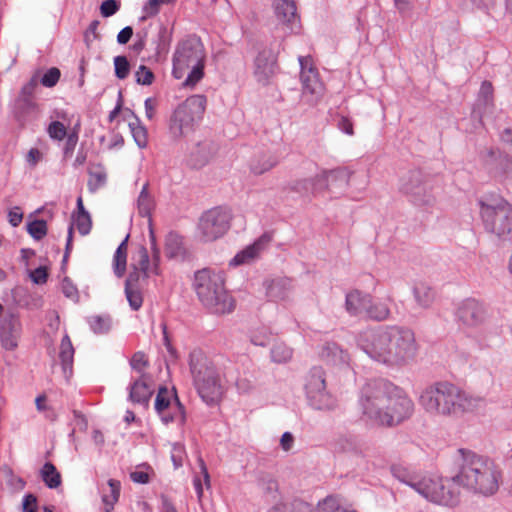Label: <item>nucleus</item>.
Returning <instances> with one entry per match:
<instances>
[{"label":"nucleus","instance_id":"56","mask_svg":"<svg viewBox=\"0 0 512 512\" xmlns=\"http://www.w3.org/2000/svg\"><path fill=\"white\" fill-rule=\"evenodd\" d=\"M254 74L258 82L267 84L269 78L273 75L272 66H256Z\"/></svg>","mask_w":512,"mask_h":512},{"label":"nucleus","instance_id":"12","mask_svg":"<svg viewBox=\"0 0 512 512\" xmlns=\"http://www.w3.org/2000/svg\"><path fill=\"white\" fill-rule=\"evenodd\" d=\"M400 191L417 206L432 205L435 201L431 186L424 181L422 173L417 170L410 171L401 178Z\"/></svg>","mask_w":512,"mask_h":512},{"label":"nucleus","instance_id":"59","mask_svg":"<svg viewBox=\"0 0 512 512\" xmlns=\"http://www.w3.org/2000/svg\"><path fill=\"white\" fill-rule=\"evenodd\" d=\"M161 3H163L162 0H148L143 6V12L145 15L142 17V19H146L147 17H152L158 14Z\"/></svg>","mask_w":512,"mask_h":512},{"label":"nucleus","instance_id":"5","mask_svg":"<svg viewBox=\"0 0 512 512\" xmlns=\"http://www.w3.org/2000/svg\"><path fill=\"white\" fill-rule=\"evenodd\" d=\"M193 288L199 301L210 312L226 314L235 309V300L227 292L220 272L209 268L198 270L194 274Z\"/></svg>","mask_w":512,"mask_h":512},{"label":"nucleus","instance_id":"6","mask_svg":"<svg viewBox=\"0 0 512 512\" xmlns=\"http://www.w3.org/2000/svg\"><path fill=\"white\" fill-rule=\"evenodd\" d=\"M189 367L194 386L207 405H216L222 399L224 388L215 365L201 350L189 354Z\"/></svg>","mask_w":512,"mask_h":512},{"label":"nucleus","instance_id":"26","mask_svg":"<svg viewBox=\"0 0 512 512\" xmlns=\"http://www.w3.org/2000/svg\"><path fill=\"white\" fill-rule=\"evenodd\" d=\"M179 401L174 391L168 390L166 387H160L155 399V410L159 415L161 421H168L172 418L166 414V410Z\"/></svg>","mask_w":512,"mask_h":512},{"label":"nucleus","instance_id":"42","mask_svg":"<svg viewBox=\"0 0 512 512\" xmlns=\"http://www.w3.org/2000/svg\"><path fill=\"white\" fill-rule=\"evenodd\" d=\"M91 330L96 334H104L110 330L111 319L108 316H91L88 318Z\"/></svg>","mask_w":512,"mask_h":512},{"label":"nucleus","instance_id":"44","mask_svg":"<svg viewBox=\"0 0 512 512\" xmlns=\"http://www.w3.org/2000/svg\"><path fill=\"white\" fill-rule=\"evenodd\" d=\"M126 298L130 307L137 311L143 304V296L139 287H125Z\"/></svg>","mask_w":512,"mask_h":512},{"label":"nucleus","instance_id":"35","mask_svg":"<svg viewBox=\"0 0 512 512\" xmlns=\"http://www.w3.org/2000/svg\"><path fill=\"white\" fill-rule=\"evenodd\" d=\"M155 202L148 190V184H144L137 199L138 213L142 217H150Z\"/></svg>","mask_w":512,"mask_h":512},{"label":"nucleus","instance_id":"15","mask_svg":"<svg viewBox=\"0 0 512 512\" xmlns=\"http://www.w3.org/2000/svg\"><path fill=\"white\" fill-rule=\"evenodd\" d=\"M486 311L482 303L469 298L462 301L456 310V319L464 327L474 328L481 325Z\"/></svg>","mask_w":512,"mask_h":512},{"label":"nucleus","instance_id":"41","mask_svg":"<svg viewBox=\"0 0 512 512\" xmlns=\"http://www.w3.org/2000/svg\"><path fill=\"white\" fill-rule=\"evenodd\" d=\"M107 180V174L103 167L97 166L89 171L88 188L91 192L103 187Z\"/></svg>","mask_w":512,"mask_h":512},{"label":"nucleus","instance_id":"24","mask_svg":"<svg viewBox=\"0 0 512 512\" xmlns=\"http://www.w3.org/2000/svg\"><path fill=\"white\" fill-rule=\"evenodd\" d=\"M153 394V388L149 384L148 379L142 375L130 387L129 399L133 403L147 406Z\"/></svg>","mask_w":512,"mask_h":512},{"label":"nucleus","instance_id":"1","mask_svg":"<svg viewBox=\"0 0 512 512\" xmlns=\"http://www.w3.org/2000/svg\"><path fill=\"white\" fill-rule=\"evenodd\" d=\"M358 405L367 421L382 427L402 424L415 410L404 389L382 378L369 380L361 387Z\"/></svg>","mask_w":512,"mask_h":512},{"label":"nucleus","instance_id":"58","mask_svg":"<svg viewBox=\"0 0 512 512\" xmlns=\"http://www.w3.org/2000/svg\"><path fill=\"white\" fill-rule=\"evenodd\" d=\"M146 278H143V273L141 270L137 268H132V271L129 273L126 282L125 287H139L140 288V281L145 280Z\"/></svg>","mask_w":512,"mask_h":512},{"label":"nucleus","instance_id":"46","mask_svg":"<svg viewBox=\"0 0 512 512\" xmlns=\"http://www.w3.org/2000/svg\"><path fill=\"white\" fill-rule=\"evenodd\" d=\"M27 231L34 239L40 240L47 234V224L44 220H34L28 223Z\"/></svg>","mask_w":512,"mask_h":512},{"label":"nucleus","instance_id":"9","mask_svg":"<svg viewBox=\"0 0 512 512\" xmlns=\"http://www.w3.org/2000/svg\"><path fill=\"white\" fill-rule=\"evenodd\" d=\"M233 215L229 208L213 207L203 212L197 223V235L203 242L222 238L230 229Z\"/></svg>","mask_w":512,"mask_h":512},{"label":"nucleus","instance_id":"55","mask_svg":"<svg viewBox=\"0 0 512 512\" xmlns=\"http://www.w3.org/2000/svg\"><path fill=\"white\" fill-rule=\"evenodd\" d=\"M66 142L63 148L64 158L71 157L77 142H78V134L76 132L69 133L66 137Z\"/></svg>","mask_w":512,"mask_h":512},{"label":"nucleus","instance_id":"19","mask_svg":"<svg viewBox=\"0 0 512 512\" xmlns=\"http://www.w3.org/2000/svg\"><path fill=\"white\" fill-rule=\"evenodd\" d=\"M318 356L326 365L337 369L350 368L349 353L336 342H325L319 347Z\"/></svg>","mask_w":512,"mask_h":512},{"label":"nucleus","instance_id":"34","mask_svg":"<svg viewBox=\"0 0 512 512\" xmlns=\"http://www.w3.org/2000/svg\"><path fill=\"white\" fill-rule=\"evenodd\" d=\"M334 448L338 452L358 454L361 452L359 440L353 435H340L335 439Z\"/></svg>","mask_w":512,"mask_h":512},{"label":"nucleus","instance_id":"48","mask_svg":"<svg viewBox=\"0 0 512 512\" xmlns=\"http://www.w3.org/2000/svg\"><path fill=\"white\" fill-rule=\"evenodd\" d=\"M204 66H193V68L187 72V76L183 82L184 87L193 88L203 78Z\"/></svg>","mask_w":512,"mask_h":512},{"label":"nucleus","instance_id":"38","mask_svg":"<svg viewBox=\"0 0 512 512\" xmlns=\"http://www.w3.org/2000/svg\"><path fill=\"white\" fill-rule=\"evenodd\" d=\"M121 484L118 480L110 479L108 481V492H103L102 501L106 505V512L113 509L114 504L118 501L120 496Z\"/></svg>","mask_w":512,"mask_h":512},{"label":"nucleus","instance_id":"23","mask_svg":"<svg viewBox=\"0 0 512 512\" xmlns=\"http://www.w3.org/2000/svg\"><path fill=\"white\" fill-rule=\"evenodd\" d=\"M269 237L262 236L257 239L253 244L248 245L243 250L239 251L230 261L231 266H239L244 264H251L259 258L261 252L264 250L265 245L268 243Z\"/></svg>","mask_w":512,"mask_h":512},{"label":"nucleus","instance_id":"50","mask_svg":"<svg viewBox=\"0 0 512 512\" xmlns=\"http://www.w3.org/2000/svg\"><path fill=\"white\" fill-rule=\"evenodd\" d=\"M320 512H356L354 510H347L341 508L338 500L335 497H327L319 505Z\"/></svg>","mask_w":512,"mask_h":512},{"label":"nucleus","instance_id":"36","mask_svg":"<svg viewBox=\"0 0 512 512\" xmlns=\"http://www.w3.org/2000/svg\"><path fill=\"white\" fill-rule=\"evenodd\" d=\"M413 294L417 304L421 308L430 307L435 299V294L432 288L423 283L417 284L414 287Z\"/></svg>","mask_w":512,"mask_h":512},{"label":"nucleus","instance_id":"17","mask_svg":"<svg viewBox=\"0 0 512 512\" xmlns=\"http://www.w3.org/2000/svg\"><path fill=\"white\" fill-rule=\"evenodd\" d=\"M151 245H152V266L150 264V257L148 250L145 246L140 245L137 251L132 256V268H137L142 271L143 278H148L150 273L158 274V263L160 260V250L156 246V241L153 233L151 232Z\"/></svg>","mask_w":512,"mask_h":512},{"label":"nucleus","instance_id":"33","mask_svg":"<svg viewBox=\"0 0 512 512\" xmlns=\"http://www.w3.org/2000/svg\"><path fill=\"white\" fill-rule=\"evenodd\" d=\"M36 107V104L33 102L32 99H28L27 97H18L15 100L14 106H13V117L15 120L23 125L26 120V114L33 110Z\"/></svg>","mask_w":512,"mask_h":512},{"label":"nucleus","instance_id":"64","mask_svg":"<svg viewBox=\"0 0 512 512\" xmlns=\"http://www.w3.org/2000/svg\"><path fill=\"white\" fill-rule=\"evenodd\" d=\"M9 223L13 227H17L23 219V213L19 207L12 208L8 213Z\"/></svg>","mask_w":512,"mask_h":512},{"label":"nucleus","instance_id":"47","mask_svg":"<svg viewBox=\"0 0 512 512\" xmlns=\"http://www.w3.org/2000/svg\"><path fill=\"white\" fill-rule=\"evenodd\" d=\"M47 133L50 138L57 141L63 140L68 135L65 125L60 121L51 122L47 128Z\"/></svg>","mask_w":512,"mask_h":512},{"label":"nucleus","instance_id":"29","mask_svg":"<svg viewBox=\"0 0 512 512\" xmlns=\"http://www.w3.org/2000/svg\"><path fill=\"white\" fill-rule=\"evenodd\" d=\"M292 289V281L288 278H279L272 280L267 286L266 294L274 301L288 298Z\"/></svg>","mask_w":512,"mask_h":512},{"label":"nucleus","instance_id":"52","mask_svg":"<svg viewBox=\"0 0 512 512\" xmlns=\"http://www.w3.org/2000/svg\"><path fill=\"white\" fill-rule=\"evenodd\" d=\"M40 83L39 77L37 74L33 75L30 80L22 87L20 92V97H27L28 99H32L38 84Z\"/></svg>","mask_w":512,"mask_h":512},{"label":"nucleus","instance_id":"30","mask_svg":"<svg viewBox=\"0 0 512 512\" xmlns=\"http://www.w3.org/2000/svg\"><path fill=\"white\" fill-rule=\"evenodd\" d=\"M278 164V159L271 153H261L257 155L250 164L251 172L255 175H261L270 171Z\"/></svg>","mask_w":512,"mask_h":512},{"label":"nucleus","instance_id":"10","mask_svg":"<svg viewBox=\"0 0 512 512\" xmlns=\"http://www.w3.org/2000/svg\"><path fill=\"white\" fill-rule=\"evenodd\" d=\"M304 389L309 405L316 410H332L336 400L326 390L325 371L320 366L312 367L305 376Z\"/></svg>","mask_w":512,"mask_h":512},{"label":"nucleus","instance_id":"3","mask_svg":"<svg viewBox=\"0 0 512 512\" xmlns=\"http://www.w3.org/2000/svg\"><path fill=\"white\" fill-rule=\"evenodd\" d=\"M419 405L430 416L457 419L477 410L483 397L464 391L449 381L427 386L419 396Z\"/></svg>","mask_w":512,"mask_h":512},{"label":"nucleus","instance_id":"22","mask_svg":"<svg viewBox=\"0 0 512 512\" xmlns=\"http://www.w3.org/2000/svg\"><path fill=\"white\" fill-rule=\"evenodd\" d=\"M490 161L486 162V168L489 173L496 178H509L512 179V159L506 155L490 150L488 152Z\"/></svg>","mask_w":512,"mask_h":512},{"label":"nucleus","instance_id":"61","mask_svg":"<svg viewBox=\"0 0 512 512\" xmlns=\"http://www.w3.org/2000/svg\"><path fill=\"white\" fill-rule=\"evenodd\" d=\"M23 512H36L37 511V498L33 494H27L22 501Z\"/></svg>","mask_w":512,"mask_h":512},{"label":"nucleus","instance_id":"13","mask_svg":"<svg viewBox=\"0 0 512 512\" xmlns=\"http://www.w3.org/2000/svg\"><path fill=\"white\" fill-rule=\"evenodd\" d=\"M300 81L302 84L300 104L315 107L324 93V85L317 66H301Z\"/></svg>","mask_w":512,"mask_h":512},{"label":"nucleus","instance_id":"37","mask_svg":"<svg viewBox=\"0 0 512 512\" xmlns=\"http://www.w3.org/2000/svg\"><path fill=\"white\" fill-rule=\"evenodd\" d=\"M366 314L373 320L384 321L390 315V308L387 303L382 301H373L370 296V302L366 309Z\"/></svg>","mask_w":512,"mask_h":512},{"label":"nucleus","instance_id":"27","mask_svg":"<svg viewBox=\"0 0 512 512\" xmlns=\"http://www.w3.org/2000/svg\"><path fill=\"white\" fill-rule=\"evenodd\" d=\"M390 472L394 478L398 481L410 486L417 493L419 491L418 484H422V478H420L414 471L409 467L402 464H393L390 467Z\"/></svg>","mask_w":512,"mask_h":512},{"label":"nucleus","instance_id":"45","mask_svg":"<svg viewBox=\"0 0 512 512\" xmlns=\"http://www.w3.org/2000/svg\"><path fill=\"white\" fill-rule=\"evenodd\" d=\"M73 226L75 225L79 233L83 236L90 233L92 228V219L90 214L73 215Z\"/></svg>","mask_w":512,"mask_h":512},{"label":"nucleus","instance_id":"16","mask_svg":"<svg viewBox=\"0 0 512 512\" xmlns=\"http://www.w3.org/2000/svg\"><path fill=\"white\" fill-rule=\"evenodd\" d=\"M22 334V323L19 316L9 314L0 319V344L7 351H14Z\"/></svg>","mask_w":512,"mask_h":512},{"label":"nucleus","instance_id":"43","mask_svg":"<svg viewBox=\"0 0 512 512\" xmlns=\"http://www.w3.org/2000/svg\"><path fill=\"white\" fill-rule=\"evenodd\" d=\"M166 414L168 415V417L169 416L171 418L173 417V419L168 420V421H162L164 424L167 425L169 423H177L180 426L185 424L186 413H185L184 406L181 404L180 401H176V403H174L171 406V408H169V410L167 409Z\"/></svg>","mask_w":512,"mask_h":512},{"label":"nucleus","instance_id":"31","mask_svg":"<svg viewBox=\"0 0 512 512\" xmlns=\"http://www.w3.org/2000/svg\"><path fill=\"white\" fill-rule=\"evenodd\" d=\"M128 238H129V235H127L125 237V239L120 243V245L117 247L114 257H113L114 272H115L116 276H118V277H122L126 270Z\"/></svg>","mask_w":512,"mask_h":512},{"label":"nucleus","instance_id":"49","mask_svg":"<svg viewBox=\"0 0 512 512\" xmlns=\"http://www.w3.org/2000/svg\"><path fill=\"white\" fill-rule=\"evenodd\" d=\"M61 76L60 70L53 66L49 70H47L44 75L39 78L40 83L45 87H54L59 81Z\"/></svg>","mask_w":512,"mask_h":512},{"label":"nucleus","instance_id":"8","mask_svg":"<svg viewBox=\"0 0 512 512\" xmlns=\"http://www.w3.org/2000/svg\"><path fill=\"white\" fill-rule=\"evenodd\" d=\"M480 215L487 232L505 239L512 236V205L503 198L480 200Z\"/></svg>","mask_w":512,"mask_h":512},{"label":"nucleus","instance_id":"53","mask_svg":"<svg viewBox=\"0 0 512 512\" xmlns=\"http://www.w3.org/2000/svg\"><path fill=\"white\" fill-rule=\"evenodd\" d=\"M120 4L117 0H105L100 6V13L103 17H110L118 12Z\"/></svg>","mask_w":512,"mask_h":512},{"label":"nucleus","instance_id":"28","mask_svg":"<svg viewBox=\"0 0 512 512\" xmlns=\"http://www.w3.org/2000/svg\"><path fill=\"white\" fill-rule=\"evenodd\" d=\"M370 302V295L363 294L358 290L352 291L346 295V310L351 315H359L366 309Z\"/></svg>","mask_w":512,"mask_h":512},{"label":"nucleus","instance_id":"60","mask_svg":"<svg viewBox=\"0 0 512 512\" xmlns=\"http://www.w3.org/2000/svg\"><path fill=\"white\" fill-rule=\"evenodd\" d=\"M30 278L35 284H44L47 281L48 273L45 267H38L30 273Z\"/></svg>","mask_w":512,"mask_h":512},{"label":"nucleus","instance_id":"54","mask_svg":"<svg viewBox=\"0 0 512 512\" xmlns=\"http://www.w3.org/2000/svg\"><path fill=\"white\" fill-rule=\"evenodd\" d=\"M130 365L133 369L142 373L144 368L148 365L146 355L143 352H136L130 361Z\"/></svg>","mask_w":512,"mask_h":512},{"label":"nucleus","instance_id":"21","mask_svg":"<svg viewBox=\"0 0 512 512\" xmlns=\"http://www.w3.org/2000/svg\"><path fill=\"white\" fill-rule=\"evenodd\" d=\"M493 91L491 82H482L478 97L473 107V117L481 121L484 116L493 114L495 108Z\"/></svg>","mask_w":512,"mask_h":512},{"label":"nucleus","instance_id":"11","mask_svg":"<svg viewBox=\"0 0 512 512\" xmlns=\"http://www.w3.org/2000/svg\"><path fill=\"white\" fill-rule=\"evenodd\" d=\"M457 485L451 479L423 477L422 484H418V493L436 504L452 506L458 502L459 492L453 488Z\"/></svg>","mask_w":512,"mask_h":512},{"label":"nucleus","instance_id":"25","mask_svg":"<svg viewBox=\"0 0 512 512\" xmlns=\"http://www.w3.org/2000/svg\"><path fill=\"white\" fill-rule=\"evenodd\" d=\"M74 353L75 350L71 339L67 334H65L60 343L59 359L66 380H69L73 374Z\"/></svg>","mask_w":512,"mask_h":512},{"label":"nucleus","instance_id":"63","mask_svg":"<svg viewBox=\"0 0 512 512\" xmlns=\"http://www.w3.org/2000/svg\"><path fill=\"white\" fill-rule=\"evenodd\" d=\"M179 238L177 235L170 234L166 240V251L170 256L177 253L179 249Z\"/></svg>","mask_w":512,"mask_h":512},{"label":"nucleus","instance_id":"57","mask_svg":"<svg viewBox=\"0 0 512 512\" xmlns=\"http://www.w3.org/2000/svg\"><path fill=\"white\" fill-rule=\"evenodd\" d=\"M184 455L185 452L183 446L174 444L171 450V460L175 468H179L183 465Z\"/></svg>","mask_w":512,"mask_h":512},{"label":"nucleus","instance_id":"39","mask_svg":"<svg viewBox=\"0 0 512 512\" xmlns=\"http://www.w3.org/2000/svg\"><path fill=\"white\" fill-rule=\"evenodd\" d=\"M270 353L273 362L286 363L292 359L293 349L284 342H275Z\"/></svg>","mask_w":512,"mask_h":512},{"label":"nucleus","instance_id":"40","mask_svg":"<svg viewBox=\"0 0 512 512\" xmlns=\"http://www.w3.org/2000/svg\"><path fill=\"white\" fill-rule=\"evenodd\" d=\"M129 128L137 146L141 149L145 148L148 144V133L137 116H135V121L129 122Z\"/></svg>","mask_w":512,"mask_h":512},{"label":"nucleus","instance_id":"2","mask_svg":"<svg viewBox=\"0 0 512 512\" xmlns=\"http://www.w3.org/2000/svg\"><path fill=\"white\" fill-rule=\"evenodd\" d=\"M358 346L371 360L391 369L410 365L419 348L414 332L399 325H383L363 332Z\"/></svg>","mask_w":512,"mask_h":512},{"label":"nucleus","instance_id":"4","mask_svg":"<svg viewBox=\"0 0 512 512\" xmlns=\"http://www.w3.org/2000/svg\"><path fill=\"white\" fill-rule=\"evenodd\" d=\"M458 455V471L453 476V482L470 492L484 496L497 492L500 472L493 461L465 449H459Z\"/></svg>","mask_w":512,"mask_h":512},{"label":"nucleus","instance_id":"62","mask_svg":"<svg viewBox=\"0 0 512 512\" xmlns=\"http://www.w3.org/2000/svg\"><path fill=\"white\" fill-rule=\"evenodd\" d=\"M337 127L339 130L349 136L354 135L353 123L348 117L341 116L338 120Z\"/></svg>","mask_w":512,"mask_h":512},{"label":"nucleus","instance_id":"14","mask_svg":"<svg viewBox=\"0 0 512 512\" xmlns=\"http://www.w3.org/2000/svg\"><path fill=\"white\" fill-rule=\"evenodd\" d=\"M204 47L195 35L181 40L173 55V64H204Z\"/></svg>","mask_w":512,"mask_h":512},{"label":"nucleus","instance_id":"18","mask_svg":"<svg viewBox=\"0 0 512 512\" xmlns=\"http://www.w3.org/2000/svg\"><path fill=\"white\" fill-rule=\"evenodd\" d=\"M274 13L276 19L289 33L297 34L301 30L300 16L294 0H275Z\"/></svg>","mask_w":512,"mask_h":512},{"label":"nucleus","instance_id":"7","mask_svg":"<svg viewBox=\"0 0 512 512\" xmlns=\"http://www.w3.org/2000/svg\"><path fill=\"white\" fill-rule=\"evenodd\" d=\"M207 98L201 94L188 97L179 104L169 119V133L173 139L187 137L195 131L203 118Z\"/></svg>","mask_w":512,"mask_h":512},{"label":"nucleus","instance_id":"51","mask_svg":"<svg viewBox=\"0 0 512 512\" xmlns=\"http://www.w3.org/2000/svg\"><path fill=\"white\" fill-rule=\"evenodd\" d=\"M136 82L141 85H151L154 81V73L148 66H139L135 72Z\"/></svg>","mask_w":512,"mask_h":512},{"label":"nucleus","instance_id":"32","mask_svg":"<svg viewBox=\"0 0 512 512\" xmlns=\"http://www.w3.org/2000/svg\"><path fill=\"white\" fill-rule=\"evenodd\" d=\"M40 476L45 485L50 489H55L61 485V474L57 471L55 465L46 462L40 470Z\"/></svg>","mask_w":512,"mask_h":512},{"label":"nucleus","instance_id":"20","mask_svg":"<svg viewBox=\"0 0 512 512\" xmlns=\"http://www.w3.org/2000/svg\"><path fill=\"white\" fill-rule=\"evenodd\" d=\"M353 172L348 168L339 167L332 170H323L310 180H304L299 184H308L309 182L323 183L328 189L333 186L347 187Z\"/></svg>","mask_w":512,"mask_h":512}]
</instances>
